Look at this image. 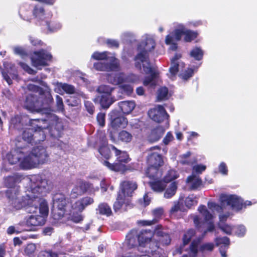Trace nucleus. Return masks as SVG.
<instances>
[{"label": "nucleus", "instance_id": "obj_1", "mask_svg": "<svg viewBox=\"0 0 257 257\" xmlns=\"http://www.w3.org/2000/svg\"><path fill=\"white\" fill-rule=\"evenodd\" d=\"M26 181L27 183L26 196L21 197L19 191L15 195L12 190H8L6 195L9 199V203L15 210L27 207V212L34 213L37 209L38 200H33L32 197L37 196L38 194L46 190L47 180L41 175H34L27 178Z\"/></svg>", "mask_w": 257, "mask_h": 257}, {"label": "nucleus", "instance_id": "obj_2", "mask_svg": "<svg viewBox=\"0 0 257 257\" xmlns=\"http://www.w3.org/2000/svg\"><path fill=\"white\" fill-rule=\"evenodd\" d=\"M155 42L151 36L148 35L143 36L138 45L137 53L134 59L137 69H143L145 73L150 74L144 80L143 84L145 86L155 85V79L158 75V72L152 67L149 59V53L155 49Z\"/></svg>", "mask_w": 257, "mask_h": 257}, {"label": "nucleus", "instance_id": "obj_3", "mask_svg": "<svg viewBox=\"0 0 257 257\" xmlns=\"http://www.w3.org/2000/svg\"><path fill=\"white\" fill-rule=\"evenodd\" d=\"M44 123L41 124L42 126H47L45 128H39L37 125V122H34L30 127L25 130L23 133V140L31 144H37L45 139V133L43 130L49 129L51 136L54 138H58L61 136V132L63 126L61 120L55 115H51L48 116V119H42Z\"/></svg>", "mask_w": 257, "mask_h": 257}, {"label": "nucleus", "instance_id": "obj_4", "mask_svg": "<svg viewBox=\"0 0 257 257\" xmlns=\"http://www.w3.org/2000/svg\"><path fill=\"white\" fill-rule=\"evenodd\" d=\"M198 211L204 218V221H201L198 216H195L193 218L194 223L197 229L202 232V235L193 240L188 253L189 257H196L198 251V245L202 239L208 232H211L214 230L213 215L210 213L204 205H200L198 208Z\"/></svg>", "mask_w": 257, "mask_h": 257}, {"label": "nucleus", "instance_id": "obj_5", "mask_svg": "<svg viewBox=\"0 0 257 257\" xmlns=\"http://www.w3.org/2000/svg\"><path fill=\"white\" fill-rule=\"evenodd\" d=\"M219 200L220 205L215 202L209 201L207 204L209 209L212 211H216L219 213L223 212L227 207L233 210L239 211L243 206L245 207L256 203L254 200H253V202L246 201L243 203L242 199L240 197L235 195L225 194L220 195Z\"/></svg>", "mask_w": 257, "mask_h": 257}, {"label": "nucleus", "instance_id": "obj_6", "mask_svg": "<svg viewBox=\"0 0 257 257\" xmlns=\"http://www.w3.org/2000/svg\"><path fill=\"white\" fill-rule=\"evenodd\" d=\"M26 153L27 155L22 163V167L25 169L36 168L49 161V155L46 148L42 146L35 147L31 151H26Z\"/></svg>", "mask_w": 257, "mask_h": 257}, {"label": "nucleus", "instance_id": "obj_7", "mask_svg": "<svg viewBox=\"0 0 257 257\" xmlns=\"http://www.w3.org/2000/svg\"><path fill=\"white\" fill-rule=\"evenodd\" d=\"M52 100V96L49 92L46 93L45 98L44 95L37 96L35 94L29 93L26 97L24 107L31 112H40L47 108Z\"/></svg>", "mask_w": 257, "mask_h": 257}, {"label": "nucleus", "instance_id": "obj_8", "mask_svg": "<svg viewBox=\"0 0 257 257\" xmlns=\"http://www.w3.org/2000/svg\"><path fill=\"white\" fill-rule=\"evenodd\" d=\"M52 214L55 220H60L65 217L67 201L65 195L62 193H57L53 197Z\"/></svg>", "mask_w": 257, "mask_h": 257}, {"label": "nucleus", "instance_id": "obj_9", "mask_svg": "<svg viewBox=\"0 0 257 257\" xmlns=\"http://www.w3.org/2000/svg\"><path fill=\"white\" fill-rule=\"evenodd\" d=\"M139 233V239L141 241V245L143 247H148V249H146L145 251L153 255L156 253L157 250L159 248V243L155 241V238L152 239V237L156 236L155 233L149 230H143L140 231Z\"/></svg>", "mask_w": 257, "mask_h": 257}, {"label": "nucleus", "instance_id": "obj_10", "mask_svg": "<svg viewBox=\"0 0 257 257\" xmlns=\"http://www.w3.org/2000/svg\"><path fill=\"white\" fill-rule=\"evenodd\" d=\"M37 122L36 125L39 128H45L47 126H42V123H44V121L40 119H30L29 117L25 115H16L12 117L10 121V127L11 129L21 130L24 128V126L30 124L32 125L33 123Z\"/></svg>", "mask_w": 257, "mask_h": 257}, {"label": "nucleus", "instance_id": "obj_11", "mask_svg": "<svg viewBox=\"0 0 257 257\" xmlns=\"http://www.w3.org/2000/svg\"><path fill=\"white\" fill-rule=\"evenodd\" d=\"M111 149L115 151V156L117 157L118 163L111 164L107 161L102 162V164L108 169L111 171L118 172L125 169V166L121 163H126L130 161L128 154L125 152H121L117 149L114 146H111Z\"/></svg>", "mask_w": 257, "mask_h": 257}, {"label": "nucleus", "instance_id": "obj_12", "mask_svg": "<svg viewBox=\"0 0 257 257\" xmlns=\"http://www.w3.org/2000/svg\"><path fill=\"white\" fill-rule=\"evenodd\" d=\"M52 59L51 54L44 49L35 51L31 56L33 66L39 69H41L42 67L48 65Z\"/></svg>", "mask_w": 257, "mask_h": 257}, {"label": "nucleus", "instance_id": "obj_13", "mask_svg": "<svg viewBox=\"0 0 257 257\" xmlns=\"http://www.w3.org/2000/svg\"><path fill=\"white\" fill-rule=\"evenodd\" d=\"M107 79L108 82L112 84H119L123 82L137 83L140 81V77L133 74L126 76L123 73H117L109 74Z\"/></svg>", "mask_w": 257, "mask_h": 257}, {"label": "nucleus", "instance_id": "obj_14", "mask_svg": "<svg viewBox=\"0 0 257 257\" xmlns=\"http://www.w3.org/2000/svg\"><path fill=\"white\" fill-rule=\"evenodd\" d=\"M44 9L40 5H37L35 7L34 10V16L38 20H41V25H46L48 30L51 32H56L61 28V25L59 22L49 23L47 21L43 20Z\"/></svg>", "mask_w": 257, "mask_h": 257}, {"label": "nucleus", "instance_id": "obj_15", "mask_svg": "<svg viewBox=\"0 0 257 257\" xmlns=\"http://www.w3.org/2000/svg\"><path fill=\"white\" fill-rule=\"evenodd\" d=\"M27 153L25 148H18L8 153L7 155V159L10 164L13 165L19 163V166L21 169L29 170L24 168L22 166V163Z\"/></svg>", "mask_w": 257, "mask_h": 257}, {"label": "nucleus", "instance_id": "obj_16", "mask_svg": "<svg viewBox=\"0 0 257 257\" xmlns=\"http://www.w3.org/2000/svg\"><path fill=\"white\" fill-rule=\"evenodd\" d=\"M109 63L102 62H95L93 68L97 71H118L119 68V62L114 56H111Z\"/></svg>", "mask_w": 257, "mask_h": 257}, {"label": "nucleus", "instance_id": "obj_17", "mask_svg": "<svg viewBox=\"0 0 257 257\" xmlns=\"http://www.w3.org/2000/svg\"><path fill=\"white\" fill-rule=\"evenodd\" d=\"M22 179V175L19 173H15L5 177L4 179V183L7 187L10 188L9 190H12L13 193L16 195V194L18 193V191H19V187L17 184L21 181Z\"/></svg>", "mask_w": 257, "mask_h": 257}, {"label": "nucleus", "instance_id": "obj_18", "mask_svg": "<svg viewBox=\"0 0 257 257\" xmlns=\"http://www.w3.org/2000/svg\"><path fill=\"white\" fill-rule=\"evenodd\" d=\"M148 115L150 118L158 122L163 121L165 119H168L169 117V115L163 106L160 105L150 109L148 111Z\"/></svg>", "mask_w": 257, "mask_h": 257}, {"label": "nucleus", "instance_id": "obj_19", "mask_svg": "<svg viewBox=\"0 0 257 257\" xmlns=\"http://www.w3.org/2000/svg\"><path fill=\"white\" fill-rule=\"evenodd\" d=\"M4 70L2 72L4 79L9 85L12 84V79H17L18 75L15 69V66L8 62L4 63Z\"/></svg>", "mask_w": 257, "mask_h": 257}, {"label": "nucleus", "instance_id": "obj_20", "mask_svg": "<svg viewBox=\"0 0 257 257\" xmlns=\"http://www.w3.org/2000/svg\"><path fill=\"white\" fill-rule=\"evenodd\" d=\"M174 25V32L167 35L165 38V43L167 45H170V49L173 51L177 49V42L181 40L180 30L178 29L177 23L175 24Z\"/></svg>", "mask_w": 257, "mask_h": 257}, {"label": "nucleus", "instance_id": "obj_21", "mask_svg": "<svg viewBox=\"0 0 257 257\" xmlns=\"http://www.w3.org/2000/svg\"><path fill=\"white\" fill-rule=\"evenodd\" d=\"M131 202L130 198L124 196L120 193H118L116 200L113 204V209L115 212L127 210L128 207H132Z\"/></svg>", "mask_w": 257, "mask_h": 257}, {"label": "nucleus", "instance_id": "obj_22", "mask_svg": "<svg viewBox=\"0 0 257 257\" xmlns=\"http://www.w3.org/2000/svg\"><path fill=\"white\" fill-rule=\"evenodd\" d=\"M45 218L40 215H31L26 216L24 220L19 223L21 226L26 225L28 227L41 226L45 223Z\"/></svg>", "mask_w": 257, "mask_h": 257}, {"label": "nucleus", "instance_id": "obj_23", "mask_svg": "<svg viewBox=\"0 0 257 257\" xmlns=\"http://www.w3.org/2000/svg\"><path fill=\"white\" fill-rule=\"evenodd\" d=\"M181 55L176 54L175 56L171 59V66L169 69V72L167 74L168 77L173 80L177 72L184 67V63L179 61Z\"/></svg>", "mask_w": 257, "mask_h": 257}, {"label": "nucleus", "instance_id": "obj_24", "mask_svg": "<svg viewBox=\"0 0 257 257\" xmlns=\"http://www.w3.org/2000/svg\"><path fill=\"white\" fill-rule=\"evenodd\" d=\"M111 124L114 128L118 127H124L127 124V121L124 116H119L118 111L113 110L109 114Z\"/></svg>", "mask_w": 257, "mask_h": 257}, {"label": "nucleus", "instance_id": "obj_25", "mask_svg": "<svg viewBox=\"0 0 257 257\" xmlns=\"http://www.w3.org/2000/svg\"><path fill=\"white\" fill-rule=\"evenodd\" d=\"M88 187L87 182L81 179L76 181L71 193L70 197L71 198H76L84 194L86 192V187Z\"/></svg>", "mask_w": 257, "mask_h": 257}, {"label": "nucleus", "instance_id": "obj_26", "mask_svg": "<svg viewBox=\"0 0 257 257\" xmlns=\"http://www.w3.org/2000/svg\"><path fill=\"white\" fill-rule=\"evenodd\" d=\"M49 189L50 188L48 186V183L47 182V187L46 188V190L44 191L43 192H42L38 194L37 196H36L35 197H32L33 200L38 199V204L37 205V209L35 212H37V210L38 209V205H39V211L40 214H41V216H43L44 218L48 215L49 208L47 202L45 200L41 199L40 198V195H42L43 194H45L47 191H48Z\"/></svg>", "mask_w": 257, "mask_h": 257}, {"label": "nucleus", "instance_id": "obj_27", "mask_svg": "<svg viewBox=\"0 0 257 257\" xmlns=\"http://www.w3.org/2000/svg\"><path fill=\"white\" fill-rule=\"evenodd\" d=\"M137 188V185L136 182L132 181H124L120 184V190L118 193L130 198V196Z\"/></svg>", "mask_w": 257, "mask_h": 257}, {"label": "nucleus", "instance_id": "obj_28", "mask_svg": "<svg viewBox=\"0 0 257 257\" xmlns=\"http://www.w3.org/2000/svg\"><path fill=\"white\" fill-rule=\"evenodd\" d=\"M141 243L138 231L136 230H132L126 236L125 243L128 248L137 246L138 244L140 247H143Z\"/></svg>", "mask_w": 257, "mask_h": 257}, {"label": "nucleus", "instance_id": "obj_29", "mask_svg": "<svg viewBox=\"0 0 257 257\" xmlns=\"http://www.w3.org/2000/svg\"><path fill=\"white\" fill-rule=\"evenodd\" d=\"M177 26L180 30V38H181L183 35H184V40L185 42H190L197 37L198 34L196 32L186 29L182 24L177 23Z\"/></svg>", "mask_w": 257, "mask_h": 257}, {"label": "nucleus", "instance_id": "obj_30", "mask_svg": "<svg viewBox=\"0 0 257 257\" xmlns=\"http://www.w3.org/2000/svg\"><path fill=\"white\" fill-rule=\"evenodd\" d=\"M147 177L153 179H159L162 175V171L160 166H149L146 171Z\"/></svg>", "mask_w": 257, "mask_h": 257}, {"label": "nucleus", "instance_id": "obj_31", "mask_svg": "<svg viewBox=\"0 0 257 257\" xmlns=\"http://www.w3.org/2000/svg\"><path fill=\"white\" fill-rule=\"evenodd\" d=\"M147 161L149 166H161L163 163L161 156L157 152L149 154Z\"/></svg>", "mask_w": 257, "mask_h": 257}, {"label": "nucleus", "instance_id": "obj_32", "mask_svg": "<svg viewBox=\"0 0 257 257\" xmlns=\"http://www.w3.org/2000/svg\"><path fill=\"white\" fill-rule=\"evenodd\" d=\"M154 218L152 220H141L139 221V223L142 225H151L155 223L158 219L162 216L163 214L164 210L162 208H157L154 209L152 211Z\"/></svg>", "mask_w": 257, "mask_h": 257}, {"label": "nucleus", "instance_id": "obj_33", "mask_svg": "<svg viewBox=\"0 0 257 257\" xmlns=\"http://www.w3.org/2000/svg\"><path fill=\"white\" fill-rule=\"evenodd\" d=\"M62 90L68 94L75 93L76 91L74 86L72 85L62 83H58L57 87L55 89V91L61 94L62 93Z\"/></svg>", "mask_w": 257, "mask_h": 257}, {"label": "nucleus", "instance_id": "obj_34", "mask_svg": "<svg viewBox=\"0 0 257 257\" xmlns=\"http://www.w3.org/2000/svg\"><path fill=\"white\" fill-rule=\"evenodd\" d=\"M107 141L105 137L103 135L101 145L99 147L98 151L100 154L105 159H108L110 156V149L107 146Z\"/></svg>", "mask_w": 257, "mask_h": 257}, {"label": "nucleus", "instance_id": "obj_35", "mask_svg": "<svg viewBox=\"0 0 257 257\" xmlns=\"http://www.w3.org/2000/svg\"><path fill=\"white\" fill-rule=\"evenodd\" d=\"M118 105L123 113L128 114L134 109L135 103L133 101H124L119 102Z\"/></svg>", "mask_w": 257, "mask_h": 257}, {"label": "nucleus", "instance_id": "obj_36", "mask_svg": "<svg viewBox=\"0 0 257 257\" xmlns=\"http://www.w3.org/2000/svg\"><path fill=\"white\" fill-rule=\"evenodd\" d=\"M186 182L192 189H197L202 183L199 177L194 174L188 177Z\"/></svg>", "mask_w": 257, "mask_h": 257}, {"label": "nucleus", "instance_id": "obj_37", "mask_svg": "<svg viewBox=\"0 0 257 257\" xmlns=\"http://www.w3.org/2000/svg\"><path fill=\"white\" fill-rule=\"evenodd\" d=\"M164 132V129L161 127H158L153 130L150 135L149 140L151 142L158 141L162 136Z\"/></svg>", "mask_w": 257, "mask_h": 257}, {"label": "nucleus", "instance_id": "obj_38", "mask_svg": "<svg viewBox=\"0 0 257 257\" xmlns=\"http://www.w3.org/2000/svg\"><path fill=\"white\" fill-rule=\"evenodd\" d=\"M155 235L158 237L159 241L163 245H168L171 242L170 235L162 230L156 231Z\"/></svg>", "mask_w": 257, "mask_h": 257}, {"label": "nucleus", "instance_id": "obj_39", "mask_svg": "<svg viewBox=\"0 0 257 257\" xmlns=\"http://www.w3.org/2000/svg\"><path fill=\"white\" fill-rule=\"evenodd\" d=\"M154 181L150 182V185L153 190L156 192H162L166 186V182L159 180V179H154Z\"/></svg>", "mask_w": 257, "mask_h": 257}, {"label": "nucleus", "instance_id": "obj_40", "mask_svg": "<svg viewBox=\"0 0 257 257\" xmlns=\"http://www.w3.org/2000/svg\"><path fill=\"white\" fill-rule=\"evenodd\" d=\"M111 56H114L108 52L104 51L102 52H99L96 51L92 54L91 55V58L96 60H107L108 61H110V57Z\"/></svg>", "mask_w": 257, "mask_h": 257}, {"label": "nucleus", "instance_id": "obj_41", "mask_svg": "<svg viewBox=\"0 0 257 257\" xmlns=\"http://www.w3.org/2000/svg\"><path fill=\"white\" fill-rule=\"evenodd\" d=\"M114 101V99L111 95H102L100 99V103L103 108H108Z\"/></svg>", "mask_w": 257, "mask_h": 257}, {"label": "nucleus", "instance_id": "obj_42", "mask_svg": "<svg viewBox=\"0 0 257 257\" xmlns=\"http://www.w3.org/2000/svg\"><path fill=\"white\" fill-rule=\"evenodd\" d=\"M37 250V245L31 243L27 244L24 248V254L29 257H35Z\"/></svg>", "mask_w": 257, "mask_h": 257}, {"label": "nucleus", "instance_id": "obj_43", "mask_svg": "<svg viewBox=\"0 0 257 257\" xmlns=\"http://www.w3.org/2000/svg\"><path fill=\"white\" fill-rule=\"evenodd\" d=\"M177 186L176 182H173L166 190L164 196L165 198L169 199L172 197L176 193Z\"/></svg>", "mask_w": 257, "mask_h": 257}, {"label": "nucleus", "instance_id": "obj_44", "mask_svg": "<svg viewBox=\"0 0 257 257\" xmlns=\"http://www.w3.org/2000/svg\"><path fill=\"white\" fill-rule=\"evenodd\" d=\"M97 211L100 214L109 216L112 214V211L110 206L105 203H100L97 208Z\"/></svg>", "mask_w": 257, "mask_h": 257}, {"label": "nucleus", "instance_id": "obj_45", "mask_svg": "<svg viewBox=\"0 0 257 257\" xmlns=\"http://www.w3.org/2000/svg\"><path fill=\"white\" fill-rule=\"evenodd\" d=\"M214 241L216 245L219 246V248L220 247V246H223V248H224L225 249H227L228 248L230 241L229 238L227 237H216Z\"/></svg>", "mask_w": 257, "mask_h": 257}, {"label": "nucleus", "instance_id": "obj_46", "mask_svg": "<svg viewBox=\"0 0 257 257\" xmlns=\"http://www.w3.org/2000/svg\"><path fill=\"white\" fill-rule=\"evenodd\" d=\"M68 218L75 223H79L83 219V217L81 214V212H76V211L72 210L70 212Z\"/></svg>", "mask_w": 257, "mask_h": 257}, {"label": "nucleus", "instance_id": "obj_47", "mask_svg": "<svg viewBox=\"0 0 257 257\" xmlns=\"http://www.w3.org/2000/svg\"><path fill=\"white\" fill-rule=\"evenodd\" d=\"M135 35L130 32H125L121 34L120 39L123 42L132 43L135 40Z\"/></svg>", "mask_w": 257, "mask_h": 257}, {"label": "nucleus", "instance_id": "obj_48", "mask_svg": "<svg viewBox=\"0 0 257 257\" xmlns=\"http://www.w3.org/2000/svg\"><path fill=\"white\" fill-rule=\"evenodd\" d=\"M179 177V174L175 170H170L165 175L164 179L167 183L171 182Z\"/></svg>", "mask_w": 257, "mask_h": 257}, {"label": "nucleus", "instance_id": "obj_49", "mask_svg": "<svg viewBox=\"0 0 257 257\" xmlns=\"http://www.w3.org/2000/svg\"><path fill=\"white\" fill-rule=\"evenodd\" d=\"M203 55V52L199 47H195L190 52V56L197 60L202 59Z\"/></svg>", "mask_w": 257, "mask_h": 257}, {"label": "nucleus", "instance_id": "obj_50", "mask_svg": "<svg viewBox=\"0 0 257 257\" xmlns=\"http://www.w3.org/2000/svg\"><path fill=\"white\" fill-rule=\"evenodd\" d=\"M214 246V244L212 242H205L200 246L199 250L203 253L211 252Z\"/></svg>", "mask_w": 257, "mask_h": 257}, {"label": "nucleus", "instance_id": "obj_51", "mask_svg": "<svg viewBox=\"0 0 257 257\" xmlns=\"http://www.w3.org/2000/svg\"><path fill=\"white\" fill-rule=\"evenodd\" d=\"M126 82H123L119 84L120 90L121 92L126 95H131L133 92V86L129 84H126Z\"/></svg>", "mask_w": 257, "mask_h": 257}, {"label": "nucleus", "instance_id": "obj_52", "mask_svg": "<svg viewBox=\"0 0 257 257\" xmlns=\"http://www.w3.org/2000/svg\"><path fill=\"white\" fill-rule=\"evenodd\" d=\"M118 139L122 142L128 143L132 139V135L125 131H121L118 134Z\"/></svg>", "mask_w": 257, "mask_h": 257}, {"label": "nucleus", "instance_id": "obj_53", "mask_svg": "<svg viewBox=\"0 0 257 257\" xmlns=\"http://www.w3.org/2000/svg\"><path fill=\"white\" fill-rule=\"evenodd\" d=\"M113 90V88L106 85H100L97 89V91L99 93L103 94L102 95H111Z\"/></svg>", "mask_w": 257, "mask_h": 257}, {"label": "nucleus", "instance_id": "obj_54", "mask_svg": "<svg viewBox=\"0 0 257 257\" xmlns=\"http://www.w3.org/2000/svg\"><path fill=\"white\" fill-rule=\"evenodd\" d=\"M84 209L85 208L83 206V203L82 202L81 199L75 201L72 204L71 206V210L76 211V212H81L83 211V210H84Z\"/></svg>", "mask_w": 257, "mask_h": 257}, {"label": "nucleus", "instance_id": "obj_55", "mask_svg": "<svg viewBox=\"0 0 257 257\" xmlns=\"http://www.w3.org/2000/svg\"><path fill=\"white\" fill-rule=\"evenodd\" d=\"M185 204L188 208L191 207L192 206L196 205L197 203V201L196 197L194 195H189L185 199Z\"/></svg>", "mask_w": 257, "mask_h": 257}, {"label": "nucleus", "instance_id": "obj_56", "mask_svg": "<svg viewBox=\"0 0 257 257\" xmlns=\"http://www.w3.org/2000/svg\"><path fill=\"white\" fill-rule=\"evenodd\" d=\"M218 227L224 233L228 234H231L232 230L234 229V227H232L227 224L222 223H218Z\"/></svg>", "mask_w": 257, "mask_h": 257}, {"label": "nucleus", "instance_id": "obj_57", "mask_svg": "<svg viewBox=\"0 0 257 257\" xmlns=\"http://www.w3.org/2000/svg\"><path fill=\"white\" fill-rule=\"evenodd\" d=\"M168 90L167 87H163L158 91V99L162 100L167 98Z\"/></svg>", "mask_w": 257, "mask_h": 257}, {"label": "nucleus", "instance_id": "obj_58", "mask_svg": "<svg viewBox=\"0 0 257 257\" xmlns=\"http://www.w3.org/2000/svg\"><path fill=\"white\" fill-rule=\"evenodd\" d=\"M194 234L195 231L193 229H190L186 233H185L183 238L184 244H187L190 241L191 238L194 235Z\"/></svg>", "mask_w": 257, "mask_h": 257}, {"label": "nucleus", "instance_id": "obj_59", "mask_svg": "<svg viewBox=\"0 0 257 257\" xmlns=\"http://www.w3.org/2000/svg\"><path fill=\"white\" fill-rule=\"evenodd\" d=\"M193 73L194 70L191 68H189L187 70H185L184 72L180 74L179 76L181 79L184 80H187L193 76Z\"/></svg>", "mask_w": 257, "mask_h": 257}, {"label": "nucleus", "instance_id": "obj_60", "mask_svg": "<svg viewBox=\"0 0 257 257\" xmlns=\"http://www.w3.org/2000/svg\"><path fill=\"white\" fill-rule=\"evenodd\" d=\"M234 229H235V233L236 235L239 237L244 236L246 231L245 226L242 225H237L234 227Z\"/></svg>", "mask_w": 257, "mask_h": 257}, {"label": "nucleus", "instance_id": "obj_61", "mask_svg": "<svg viewBox=\"0 0 257 257\" xmlns=\"http://www.w3.org/2000/svg\"><path fill=\"white\" fill-rule=\"evenodd\" d=\"M14 52L15 54L20 55L22 58H24L27 56V53L25 49L19 46L14 48Z\"/></svg>", "mask_w": 257, "mask_h": 257}, {"label": "nucleus", "instance_id": "obj_62", "mask_svg": "<svg viewBox=\"0 0 257 257\" xmlns=\"http://www.w3.org/2000/svg\"><path fill=\"white\" fill-rule=\"evenodd\" d=\"M28 89L32 91L31 93H33L34 92H38L39 94V96H41V95H45L46 94H42V89L35 85L34 84H29L28 85Z\"/></svg>", "mask_w": 257, "mask_h": 257}, {"label": "nucleus", "instance_id": "obj_63", "mask_svg": "<svg viewBox=\"0 0 257 257\" xmlns=\"http://www.w3.org/2000/svg\"><path fill=\"white\" fill-rule=\"evenodd\" d=\"M82 202L83 203L84 208L89 205L92 204L94 202L93 198L90 197L86 196L81 199Z\"/></svg>", "mask_w": 257, "mask_h": 257}, {"label": "nucleus", "instance_id": "obj_64", "mask_svg": "<svg viewBox=\"0 0 257 257\" xmlns=\"http://www.w3.org/2000/svg\"><path fill=\"white\" fill-rule=\"evenodd\" d=\"M206 167L205 165L202 164H197L193 167V171L198 174H201L205 170Z\"/></svg>", "mask_w": 257, "mask_h": 257}]
</instances>
